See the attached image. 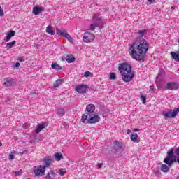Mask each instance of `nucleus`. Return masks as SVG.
I'll list each match as a JSON object with an SVG mask.
<instances>
[{
  "instance_id": "obj_1",
  "label": "nucleus",
  "mask_w": 179,
  "mask_h": 179,
  "mask_svg": "<svg viewBox=\"0 0 179 179\" xmlns=\"http://www.w3.org/2000/svg\"><path fill=\"white\" fill-rule=\"evenodd\" d=\"M149 50V43L144 38L141 39L138 41L134 42L129 47V54L133 59L136 61H143L145 59V55Z\"/></svg>"
},
{
  "instance_id": "obj_2",
  "label": "nucleus",
  "mask_w": 179,
  "mask_h": 179,
  "mask_svg": "<svg viewBox=\"0 0 179 179\" xmlns=\"http://www.w3.org/2000/svg\"><path fill=\"white\" fill-rule=\"evenodd\" d=\"M118 71L120 72L123 82H131L135 78V74L132 73V66L129 63L124 62L120 64Z\"/></svg>"
},
{
  "instance_id": "obj_3",
  "label": "nucleus",
  "mask_w": 179,
  "mask_h": 179,
  "mask_svg": "<svg viewBox=\"0 0 179 179\" xmlns=\"http://www.w3.org/2000/svg\"><path fill=\"white\" fill-rule=\"evenodd\" d=\"M174 153L176 156H179V147L175 150L174 148H171L167 151L166 157L164 159V163H165V164H168V166H173V163H176L177 157L174 155Z\"/></svg>"
},
{
  "instance_id": "obj_4",
  "label": "nucleus",
  "mask_w": 179,
  "mask_h": 179,
  "mask_svg": "<svg viewBox=\"0 0 179 179\" xmlns=\"http://www.w3.org/2000/svg\"><path fill=\"white\" fill-rule=\"evenodd\" d=\"M94 111H96V106L94 104L90 103L86 106L85 114H83L80 119L83 124H86V121H87V116H91L93 114H96Z\"/></svg>"
},
{
  "instance_id": "obj_5",
  "label": "nucleus",
  "mask_w": 179,
  "mask_h": 179,
  "mask_svg": "<svg viewBox=\"0 0 179 179\" xmlns=\"http://www.w3.org/2000/svg\"><path fill=\"white\" fill-rule=\"evenodd\" d=\"M179 113V108H175L173 110H170L169 111H164L162 113V115L165 117V120H167L169 118H176L177 115H178Z\"/></svg>"
},
{
  "instance_id": "obj_6",
  "label": "nucleus",
  "mask_w": 179,
  "mask_h": 179,
  "mask_svg": "<svg viewBox=\"0 0 179 179\" xmlns=\"http://www.w3.org/2000/svg\"><path fill=\"white\" fill-rule=\"evenodd\" d=\"M97 122H100V116L96 113H94L91 116L88 115L85 121V124H97Z\"/></svg>"
},
{
  "instance_id": "obj_7",
  "label": "nucleus",
  "mask_w": 179,
  "mask_h": 179,
  "mask_svg": "<svg viewBox=\"0 0 179 179\" xmlns=\"http://www.w3.org/2000/svg\"><path fill=\"white\" fill-rule=\"evenodd\" d=\"M34 173L36 177H41L45 173V169L43 165H39L38 166H34Z\"/></svg>"
},
{
  "instance_id": "obj_8",
  "label": "nucleus",
  "mask_w": 179,
  "mask_h": 179,
  "mask_svg": "<svg viewBox=\"0 0 179 179\" xmlns=\"http://www.w3.org/2000/svg\"><path fill=\"white\" fill-rule=\"evenodd\" d=\"M92 22L94 23H101V27H104V20H103V16L99 13H95L92 16Z\"/></svg>"
},
{
  "instance_id": "obj_9",
  "label": "nucleus",
  "mask_w": 179,
  "mask_h": 179,
  "mask_svg": "<svg viewBox=\"0 0 179 179\" xmlns=\"http://www.w3.org/2000/svg\"><path fill=\"white\" fill-rule=\"evenodd\" d=\"M96 36H94V34H92L90 31H86L83 36V41L84 43H90L94 41Z\"/></svg>"
},
{
  "instance_id": "obj_10",
  "label": "nucleus",
  "mask_w": 179,
  "mask_h": 179,
  "mask_svg": "<svg viewBox=\"0 0 179 179\" xmlns=\"http://www.w3.org/2000/svg\"><path fill=\"white\" fill-rule=\"evenodd\" d=\"M165 89L166 90H178L179 83L177 82H169L167 83Z\"/></svg>"
},
{
  "instance_id": "obj_11",
  "label": "nucleus",
  "mask_w": 179,
  "mask_h": 179,
  "mask_svg": "<svg viewBox=\"0 0 179 179\" xmlns=\"http://www.w3.org/2000/svg\"><path fill=\"white\" fill-rule=\"evenodd\" d=\"M87 90V85H79L76 87V92L80 94L86 93Z\"/></svg>"
},
{
  "instance_id": "obj_12",
  "label": "nucleus",
  "mask_w": 179,
  "mask_h": 179,
  "mask_svg": "<svg viewBox=\"0 0 179 179\" xmlns=\"http://www.w3.org/2000/svg\"><path fill=\"white\" fill-rule=\"evenodd\" d=\"M43 163L44 165L42 166L44 167L45 169L50 167V166H51V163H52V157H51V156H48L45 157L43 159Z\"/></svg>"
},
{
  "instance_id": "obj_13",
  "label": "nucleus",
  "mask_w": 179,
  "mask_h": 179,
  "mask_svg": "<svg viewBox=\"0 0 179 179\" xmlns=\"http://www.w3.org/2000/svg\"><path fill=\"white\" fill-rule=\"evenodd\" d=\"M56 33L57 36H59L60 37H64L65 38H67L68 40L72 38L69 34H68L66 32H64L61 31V29L56 28Z\"/></svg>"
},
{
  "instance_id": "obj_14",
  "label": "nucleus",
  "mask_w": 179,
  "mask_h": 179,
  "mask_svg": "<svg viewBox=\"0 0 179 179\" xmlns=\"http://www.w3.org/2000/svg\"><path fill=\"white\" fill-rule=\"evenodd\" d=\"M41 12H44V8L43 6H34L32 10V13L36 16L40 15Z\"/></svg>"
},
{
  "instance_id": "obj_15",
  "label": "nucleus",
  "mask_w": 179,
  "mask_h": 179,
  "mask_svg": "<svg viewBox=\"0 0 179 179\" xmlns=\"http://www.w3.org/2000/svg\"><path fill=\"white\" fill-rule=\"evenodd\" d=\"M3 80H4L3 85L4 86H6V87H10L13 86V78H4Z\"/></svg>"
},
{
  "instance_id": "obj_16",
  "label": "nucleus",
  "mask_w": 179,
  "mask_h": 179,
  "mask_svg": "<svg viewBox=\"0 0 179 179\" xmlns=\"http://www.w3.org/2000/svg\"><path fill=\"white\" fill-rule=\"evenodd\" d=\"M113 148L115 150H121L122 149V143L118 141H113Z\"/></svg>"
},
{
  "instance_id": "obj_17",
  "label": "nucleus",
  "mask_w": 179,
  "mask_h": 179,
  "mask_svg": "<svg viewBox=\"0 0 179 179\" xmlns=\"http://www.w3.org/2000/svg\"><path fill=\"white\" fill-rule=\"evenodd\" d=\"M47 127V123H41L39 124H38L36 131V134H40L43 129H44V128H45Z\"/></svg>"
},
{
  "instance_id": "obj_18",
  "label": "nucleus",
  "mask_w": 179,
  "mask_h": 179,
  "mask_svg": "<svg viewBox=\"0 0 179 179\" xmlns=\"http://www.w3.org/2000/svg\"><path fill=\"white\" fill-rule=\"evenodd\" d=\"M66 61L68 62V64H72L76 61V59L73 55H67L65 58Z\"/></svg>"
},
{
  "instance_id": "obj_19",
  "label": "nucleus",
  "mask_w": 179,
  "mask_h": 179,
  "mask_svg": "<svg viewBox=\"0 0 179 179\" xmlns=\"http://www.w3.org/2000/svg\"><path fill=\"white\" fill-rule=\"evenodd\" d=\"M12 37H15V31H10L8 32L6 37L4 38V41H9Z\"/></svg>"
},
{
  "instance_id": "obj_20",
  "label": "nucleus",
  "mask_w": 179,
  "mask_h": 179,
  "mask_svg": "<svg viewBox=\"0 0 179 179\" xmlns=\"http://www.w3.org/2000/svg\"><path fill=\"white\" fill-rule=\"evenodd\" d=\"M131 141H132V142L138 143H139V136H138V134L134 133L131 134V137H130Z\"/></svg>"
},
{
  "instance_id": "obj_21",
  "label": "nucleus",
  "mask_w": 179,
  "mask_h": 179,
  "mask_svg": "<svg viewBox=\"0 0 179 179\" xmlns=\"http://www.w3.org/2000/svg\"><path fill=\"white\" fill-rule=\"evenodd\" d=\"M56 114L59 115V117H64V115H65V110L64 108H59L56 110Z\"/></svg>"
},
{
  "instance_id": "obj_22",
  "label": "nucleus",
  "mask_w": 179,
  "mask_h": 179,
  "mask_svg": "<svg viewBox=\"0 0 179 179\" xmlns=\"http://www.w3.org/2000/svg\"><path fill=\"white\" fill-rule=\"evenodd\" d=\"M169 167H171V166H169V164H162L161 166V170L163 173H169V171H170Z\"/></svg>"
},
{
  "instance_id": "obj_23",
  "label": "nucleus",
  "mask_w": 179,
  "mask_h": 179,
  "mask_svg": "<svg viewBox=\"0 0 179 179\" xmlns=\"http://www.w3.org/2000/svg\"><path fill=\"white\" fill-rule=\"evenodd\" d=\"M101 22L100 23H96L94 22V24H92L90 25L92 31H94L96 30V27H99V29H103V27H101Z\"/></svg>"
},
{
  "instance_id": "obj_24",
  "label": "nucleus",
  "mask_w": 179,
  "mask_h": 179,
  "mask_svg": "<svg viewBox=\"0 0 179 179\" xmlns=\"http://www.w3.org/2000/svg\"><path fill=\"white\" fill-rule=\"evenodd\" d=\"M46 33H48V34H50V36L55 35V31H54V30L52 29V27H51L50 25H48L46 27Z\"/></svg>"
},
{
  "instance_id": "obj_25",
  "label": "nucleus",
  "mask_w": 179,
  "mask_h": 179,
  "mask_svg": "<svg viewBox=\"0 0 179 179\" xmlns=\"http://www.w3.org/2000/svg\"><path fill=\"white\" fill-rule=\"evenodd\" d=\"M52 69H55L56 71H59L62 69V66H59L57 63H53L51 65Z\"/></svg>"
},
{
  "instance_id": "obj_26",
  "label": "nucleus",
  "mask_w": 179,
  "mask_h": 179,
  "mask_svg": "<svg viewBox=\"0 0 179 179\" xmlns=\"http://www.w3.org/2000/svg\"><path fill=\"white\" fill-rule=\"evenodd\" d=\"M146 33H148V30L146 29H141V30H138L137 32V34L138 36V37H143V36H145V34H146Z\"/></svg>"
},
{
  "instance_id": "obj_27",
  "label": "nucleus",
  "mask_w": 179,
  "mask_h": 179,
  "mask_svg": "<svg viewBox=\"0 0 179 179\" xmlns=\"http://www.w3.org/2000/svg\"><path fill=\"white\" fill-rule=\"evenodd\" d=\"M166 75V71L163 69H159L158 72V76L157 77V79H159V78H163Z\"/></svg>"
},
{
  "instance_id": "obj_28",
  "label": "nucleus",
  "mask_w": 179,
  "mask_h": 179,
  "mask_svg": "<svg viewBox=\"0 0 179 179\" xmlns=\"http://www.w3.org/2000/svg\"><path fill=\"white\" fill-rule=\"evenodd\" d=\"M54 156L57 162H59L62 159V154L61 152H55Z\"/></svg>"
},
{
  "instance_id": "obj_29",
  "label": "nucleus",
  "mask_w": 179,
  "mask_h": 179,
  "mask_svg": "<svg viewBox=\"0 0 179 179\" xmlns=\"http://www.w3.org/2000/svg\"><path fill=\"white\" fill-rule=\"evenodd\" d=\"M171 55L173 59H175V61H178L179 62V54L174 52H171Z\"/></svg>"
},
{
  "instance_id": "obj_30",
  "label": "nucleus",
  "mask_w": 179,
  "mask_h": 179,
  "mask_svg": "<svg viewBox=\"0 0 179 179\" xmlns=\"http://www.w3.org/2000/svg\"><path fill=\"white\" fill-rule=\"evenodd\" d=\"M61 83H62V80H57L53 84V87H58V86H61Z\"/></svg>"
},
{
  "instance_id": "obj_31",
  "label": "nucleus",
  "mask_w": 179,
  "mask_h": 179,
  "mask_svg": "<svg viewBox=\"0 0 179 179\" xmlns=\"http://www.w3.org/2000/svg\"><path fill=\"white\" fill-rule=\"evenodd\" d=\"M15 44H16V41L8 43L6 44V47H7L8 50H10V48H12V47H13V45H15Z\"/></svg>"
},
{
  "instance_id": "obj_32",
  "label": "nucleus",
  "mask_w": 179,
  "mask_h": 179,
  "mask_svg": "<svg viewBox=\"0 0 179 179\" xmlns=\"http://www.w3.org/2000/svg\"><path fill=\"white\" fill-rule=\"evenodd\" d=\"M59 174L63 176H65V174H66V169H60L59 170Z\"/></svg>"
},
{
  "instance_id": "obj_33",
  "label": "nucleus",
  "mask_w": 179,
  "mask_h": 179,
  "mask_svg": "<svg viewBox=\"0 0 179 179\" xmlns=\"http://www.w3.org/2000/svg\"><path fill=\"white\" fill-rule=\"evenodd\" d=\"M117 78V76L115 75V73H111L110 74V80H114Z\"/></svg>"
},
{
  "instance_id": "obj_34",
  "label": "nucleus",
  "mask_w": 179,
  "mask_h": 179,
  "mask_svg": "<svg viewBox=\"0 0 179 179\" xmlns=\"http://www.w3.org/2000/svg\"><path fill=\"white\" fill-rule=\"evenodd\" d=\"M90 75H92V73L90 71H85L84 73V76L85 78H89V76H90Z\"/></svg>"
},
{
  "instance_id": "obj_35",
  "label": "nucleus",
  "mask_w": 179,
  "mask_h": 179,
  "mask_svg": "<svg viewBox=\"0 0 179 179\" xmlns=\"http://www.w3.org/2000/svg\"><path fill=\"white\" fill-rule=\"evenodd\" d=\"M141 99L143 101V104H145L146 103V96L141 95Z\"/></svg>"
},
{
  "instance_id": "obj_36",
  "label": "nucleus",
  "mask_w": 179,
  "mask_h": 179,
  "mask_svg": "<svg viewBox=\"0 0 179 179\" xmlns=\"http://www.w3.org/2000/svg\"><path fill=\"white\" fill-rule=\"evenodd\" d=\"M45 179H54V176H52V175L48 173L45 176Z\"/></svg>"
},
{
  "instance_id": "obj_37",
  "label": "nucleus",
  "mask_w": 179,
  "mask_h": 179,
  "mask_svg": "<svg viewBox=\"0 0 179 179\" xmlns=\"http://www.w3.org/2000/svg\"><path fill=\"white\" fill-rule=\"evenodd\" d=\"M30 127V124H29L28 123H25L23 124L22 128H24V129H27V128H29Z\"/></svg>"
},
{
  "instance_id": "obj_38",
  "label": "nucleus",
  "mask_w": 179,
  "mask_h": 179,
  "mask_svg": "<svg viewBox=\"0 0 179 179\" xmlns=\"http://www.w3.org/2000/svg\"><path fill=\"white\" fill-rule=\"evenodd\" d=\"M22 174H23V171L22 170L15 172V176H22Z\"/></svg>"
},
{
  "instance_id": "obj_39",
  "label": "nucleus",
  "mask_w": 179,
  "mask_h": 179,
  "mask_svg": "<svg viewBox=\"0 0 179 179\" xmlns=\"http://www.w3.org/2000/svg\"><path fill=\"white\" fill-rule=\"evenodd\" d=\"M0 16L2 17L5 16V13H3V10H2V7L0 8Z\"/></svg>"
},
{
  "instance_id": "obj_40",
  "label": "nucleus",
  "mask_w": 179,
  "mask_h": 179,
  "mask_svg": "<svg viewBox=\"0 0 179 179\" xmlns=\"http://www.w3.org/2000/svg\"><path fill=\"white\" fill-rule=\"evenodd\" d=\"M13 159H15V155L11 152V154L9 155V159L13 160Z\"/></svg>"
},
{
  "instance_id": "obj_41",
  "label": "nucleus",
  "mask_w": 179,
  "mask_h": 179,
  "mask_svg": "<svg viewBox=\"0 0 179 179\" xmlns=\"http://www.w3.org/2000/svg\"><path fill=\"white\" fill-rule=\"evenodd\" d=\"M50 171L51 176L55 178V172L54 171V170L50 169Z\"/></svg>"
},
{
  "instance_id": "obj_42",
  "label": "nucleus",
  "mask_w": 179,
  "mask_h": 179,
  "mask_svg": "<svg viewBox=\"0 0 179 179\" xmlns=\"http://www.w3.org/2000/svg\"><path fill=\"white\" fill-rule=\"evenodd\" d=\"M150 91L152 92V93H153V92H155V86H150Z\"/></svg>"
},
{
  "instance_id": "obj_43",
  "label": "nucleus",
  "mask_w": 179,
  "mask_h": 179,
  "mask_svg": "<svg viewBox=\"0 0 179 179\" xmlns=\"http://www.w3.org/2000/svg\"><path fill=\"white\" fill-rule=\"evenodd\" d=\"M19 66H20V63H19V62H17L15 64V68H19Z\"/></svg>"
},
{
  "instance_id": "obj_44",
  "label": "nucleus",
  "mask_w": 179,
  "mask_h": 179,
  "mask_svg": "<svg viewBox=\"0 0 179 179\" xmlns=\"http://www.w3.org/2000/svg\"><path fill=\"white\" fill-rule=\"evenodd\" d=\"M18 61H20V62H24V59H23V57H19Z\"/></svg>"
},
{
  "instance_id": "obj_45",
  "label": "nucleus",
  "mask_w": 179,
  "mask_h": 179,
  "mask_svg": "<svg viewBox=\"0 0 179 179\" xmlns=\"http://www.w3.org/2000/svg\"><path fill=\"white\" fill-rule=\"evenodd\" d=\"M97 166H98L99 169H101L103 167V164L99 163V164H98Z\"/></svg>"
},
{
  "instance_id": "obj_46",
  "label": "nucleus",
  "mask_w": 179,
  "mask_h": 179,
  "mask_svg": "<svg viewBox=\"0 0 179 179\" xmlns=\"http://www.w3.org/2000/svg\"><path fill=\"white\" fill-rule=\"evenodd\" d=\"M134 132H139V129H134Z\"/></svg>"
},
{
  "instance_id": "obj_47",
  "label": "nucleus",
  "mask_w": 179,
  "mask_h": 179,
  "mask_svg": "<svg viewBox=\"0 0 179 179\" xmlns=\"http://www.w3.org/2000/svg\"><path fill=\"white\" fill-rule=\"evenodd\" d=\"M131 134V129H127V134L129 135Z\"/></svg>"
},
{
  "instance_id": "obj_48",
  "label": "nucleus",
  "mask_w": 179,
  "mask_h": 179,
  "mask_svg": "<svg viewBox=\"0 0 179 179\" xmlns=\"http://www.w3.org/2000/svg\"><path fill=\"white\" fill-rule=\"evenodd\" d=\"M148 2H153V1H155V0H148Z\"/></svg>"
},
{
  "instance_id": "obj_49",
  "label": "nucleus",
  "mask_w": 179,
  "mask_h": 179,
  "mask_svg": "<svg viewBox=\"0 0 179 179\" xmlns=\"http://www.w3.org/2000/svg\"><path fill=\"white\" fill-rule=\"evenodd\" d=\"M0 146H2V143L0 142Z\"/></svg>"
},
{
  "instance_id": "obj_50",
  "label": "nucleus",
  "mask_w": 179,
  "mask_h": 179,
  "mask_svg": "<svg viewBox=\"0 0 179 179\" xmlns=\"http://www.w3.org/2000/svg\"><path fill=\"white\" fill-rule=\"evenodd\" d=\"M176 179H179L178 176H177Z\"/></svg>"
},
{
  "instance_id": "obj_51",
  "label": "nucleus",
  "mask_w": 179,
  "mask_h": 179,
  "mask_svg": "<svg viewBox=\"0 0 179 179\" xmlns=\"http://www.w3.org/2000/svg\"><path fill=\"white\" fill-rule=\"evenodd\" d=\"M157 173H159V171H157Z\"/></svg>"
},
{
  "instance_id": "obj_52",
  "label": "nucleus",
  "mask_w": 179,
  "mask_h": 179,
  "mask_svg": "<svg viewBox=\"0 0 179 179\" xmlns=\"http://www.w3.org/2000/svg\"><path fill=\"white\" fill-rule=\"evenodd\" d=\"M138 1H139L140 0H137Z\"/></svg>"
},
{
  "instance_id": "obj_53",
  "label": "nucleus",
  "mask_w": 179,
  "mask_h": 179,
  "mask_svg": "<svg viewBox=\"0 0 179 179\" xmlns=\"http://www.w3.org/2000/svg\"><path fill=\"white\" fill-rule=\"evenodd\" d=\"M28 179H30V178H28Z\"/></svg>"
}]
</instances>
